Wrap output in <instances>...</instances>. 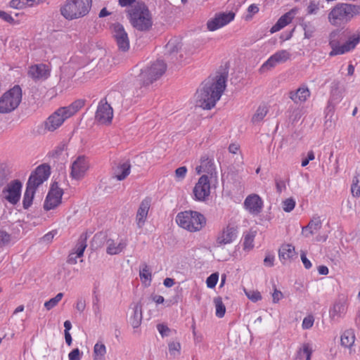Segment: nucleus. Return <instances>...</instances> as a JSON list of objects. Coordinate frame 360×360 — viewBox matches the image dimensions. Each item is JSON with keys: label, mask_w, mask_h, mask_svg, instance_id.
<instances>
[{"label": "nucleus", "mask_w": 360, "mask_h": 360, "mask_svg": "<svg viewBox=\"0 0 360 360\" xmlns=\"http://www.w3.org/2000/svg\"><path fill=\"white\" fill-rule=\"evenodd\" d=\"M226 75L224 74L206 79L196 93L197 105L205 110L214 107L226 89Z\"/></svg>", "instance_id": "nucleus-1"}, {"label": "nucleus", "mask_w": 360, "mask_h": 360, "mask_svg": "<svg viewBox=\"0 0 360 360\" xmlns=\"http://www.w3.org/2000/svg\"><path fill=\"white\" fill-rule=\"evenodd\" d=\"M360 42L359 34H351L349 30L337 29L330 32L328 45L331 49L329 56L333 57L348 53Z\"/></svg>", "instance_id": "nucleus-2"}, {"label": "nucleus", "mask_w": 360, "mask_h": 360, "mask_svg": "<svg viewBox=\"0 0 360 360\" xmlns=\"http://www.w3.org/2000/svg\"><path fill=\"white\" fill-rule=\"evenodd\" d=\"M50 176V167L41 165L32 172L26 184V189L22 200L23 208L27 210L32 204L34 196L37 188L41 185Z\"/></svg>", "instance_id": "nucleus-3"}, {"label": "nucleus", "mask_w": 360, "mask_h": 360, "mask_svg": "<svg viewBox=\"0 0 360 360\" xmlns=\"http://www.w3.org/2000/svg\"><path fill=\"white\" fill-rule=\"evenodd\" d=\"M128 18L132 27L141 32L148 31L153 25L151 13L143 1H137L128 10Z\"/></svg>", "instance_id": "nucleus-4"}, {"label": "nucleus", "mask_w": 360, "mask_h": 360, "mask_svg": "<svg viewBox=\"0 0 360 360\" xmlns=\"http://www.w3.org/2000/svg\"><path fill=\"white\" fill-rule=\"evenodd\" d=\"M85 101L78 99L66 107H61L52 113L45 121L44 127L49 131H53L60 127L65 120L74 115L84 105Z\"/></svg>", "instance_id": "nucleus-5"}, {"label": "nucleus", "mask_w": 360, "mask_h": 360, "mask_svg": "<svg viewBox=\"0 0 360 360\" xmlns=\"http://www.w3.org/2000/svg\"><path fill=\"white\" fill-rule=\"evenodd\" d=\"M360 13V6L349 4H338L328 15V22L333 26L340 27L349 22Z\"/></svg>", "instance_id": "nucleus-6"}, {"label": "nucleus", "mask_w": 360, "mask_h": 360, "mask_svg": "<svg viewBox=\"0 0 360 360\" xmlns=\"http://www.w3.org/2000/svg\"><path fill=\"white\" fill-rule=\"evenodd\" d=\"M91 3V0H65L60 12L66 20L78 19L89 13Z\"/></svg>", "instance_id": "nucleus-7"}, {"label": "nucleus", "mask_w": 360, "mask_h": 360, "mask_svg": "<svg viewBox=\"0 0 360 360\" xmlns=\"http://www.w3.org/2000/svg\"><path fill=\"white\" fill-rule=\"evenodd\" d=\"M177 224L190 232L200 231L206 224L205 216L197 212L188 210L181 212L176 217Z\"/></svg>", "instance_id": "nucleus-8"}, {"label": "nucleus", "mask_w": 360, "mask_h": 360, "mask_svg": "<svg viewBox=\"0 0 360 360\" xmlns=\"http://www.w3.org/2000/svg\"><path fill=\"white\" fill-rule=\"evenodd\" d=\"M166 70V63L163 60H158L150 66L141 70L137 77V82L141 86H148L160 79Z\"/></svg>", "instance_id": "nucleus-9"}, {"label": "nucleus", "mask_w": 360, "mask_h": 360, "mask_svg": "<svg viewBox=\"0 0 360 360\" xmlns=\"http://www.w3.org/2000/svg\"><path fill=\"white\" fill-rule=\"evenodd\" d=\"M22 101V89L18 85L5 92L0 98V113H9L16 109Z\"/></svg>", "instance_id": "nucleus-10"}, {"label": "nucleus", "mask_w": 360, "mask_h": 360, "mask_svg": "<svg viewBox=\"0 0 360 360\" xmlns=\"http://www.w3.org/2000/svg\"><path fill=\"white\" fill-rule=\"evenodd\" d=\"M22 184L18 179L11 181L2 190V197L11 205H16L20 199Z\"/></svg>", "instance_id": "nucleus-11"}, {"label": "nucleus", "mask_w": 360, "mask_h": 360, "mask_svg": "<svg viewBox=\"0 0 360 360\" xmlns=\"http://www.w3.org/2000/svg\"><path fill=\"white\" fill-rule=\"evenodd\" d=\"M63 191L59 188L57 182H53L51 186L44 204L45 210H51L55 209L61 203Z\"/></svg>", "instance_id": "nucleus-12"}, {"label": "nucleus", "mask_w": 360, "mask_h": 360, "mask_svg": "<svg viewBox=\"0 0 360 360\" xmlns=\"http://www.w3.org/2000/svg\"><path fill=\"white\" fill-rule=\"evenodd\" d=\"M234 18L235 13L233 11L217 13L214 18L207 21V30L212 32L215 31L233 21Z\"/></svg>", "instance_id": "nucleus-13"}, {"label": "nucleus", "mask_w": 360, "mask_h": 360, "mask_svg": "<svg viewBox=\"0 0 360 360\" xmlns=\"http://www.w3.org/2000/svg\"><path fill=\"white\" fill-rule=\"evenodd\" d=\"M112 36L119 50L127 51L129 49V39L122 25L115 23L111 27Z\"/></svg>", "instance_id": "nucleus-14"}, {"label": "nucleus", "mask_w": 360, "mask_h": 360, "mask_svg": "<svg viewBox=\"0 0 360 360\" xmlns=\"http://www.w3.org/2000/svg\"><path fill=\"white\" fill-rule=\"evenodd\" d=\"M113 117V110L106 98L101 100L97 107L95 120L101 124H110Z\"/></svg>", "instance_id": "nucleus-15"}, {"label": "nucleus", "mask_w": 360, "mask_h": 360, "mask_svg": "<svg viewBox=\"0 0 360 360\" xmlns=\"http://www.w3.org/2000/svg\"><path fill=\"white\" fill-rule=\"evenodd\" d=\"M291 57V53L287 50H280L271 56L261 66L259 71L264 72L276 67L278 64L284 63Z\"/></svg>", "instance_id": "nucleus-16"}, {"label": "nucleus", "mask_w": 360, "mask_h": 360, "mask_svg": "<svg viewBox=\"0 0 360 360\" xmlns=\"http://www.w3.org/2000/svg\"><path fill=\"white\" fill-rule=\"evenodd\" d=\"M89 167L88 158L84 155L78 156L72 163L70 176L74 179H81Z\"/></svg>", "instance_id": "nucleus-17"}, {"label": "nucleus", "mask_w": 360, "mask_h": 360, "mask_svg": "<svg viewBox=\"0 0 360 360\" xmlns=\"http://www.w3.org/2000/svg\"><path fill=\"white\" fill-rule=\"evenodd\" d=\"M195 199L203 201L210 193V184L207 175L201 176L193 188Z\"/></svg>", "instance_id": "nucleus-18"}, {"label": "nucleus", "mask_w": 360, "mask_h": 360, "mask_svg": "<svg viewBox=\"0 0 360 360\" xmlns=\"http://www.w3.org/2000/svg\"><path fill=\"white\" fill-rule=\"evenodd\" d=\"M238 233V226L234 224H228L219 234L217 238L218 246L224 245L233 243Z\"/></svg>", "instance_id": "nucleus-19"}, {"label": "nucleus", "mask_w": 360, "mask_h": 360, "mask_svg": "<svg viewBox=\"0 0 360 360\" xmlns=\"http://www.w3.org/2000/svg\"><path fill=\"white\" fill-rule=\"evenodd\" d=\"M244 206L250 214L257 215L262 210L263 201L258 195L252 194L245 198Z\"/></svg>", "instance_id": "nucleus-20"}, {"label": "nucleus", "mask_w": 360, "mask_h": 360, "mask_svg": "<svg viewBox=\"0 0 360 360\" xmlns=\"http://www.w3.org/2000/svg\"><path fill=\"white\" fill-rule=\"evenodd\" d=\"M150 206V200L148 198L143 200L140 203L136 215V223L139 229L143 228L146 221Z\"/></svg>", "instance_id": "nucleus-21"}, {"label": "nucleus", "mask_w": 360, "mask_h": 360, "mask_svg": "<svg viewBox=\"0 0 360 360\" xmlns=\"http://www.w3.org/2000/svg\"><path fill=\"white\" fill-rule=\"evenodd\" d=\"M28 76L34 81L46 79L49 75V70L44 64L32 65L28 70Z\"/></svg>", "instance_id": "nucleus-22"}, {"label": "nucleus", "mask_w": 360, "mask_h": 360, "mask_svg": "<svg viewBox=\"0 0 360 360\" xmlns=\"http://www.w3.org/2000/svg\"><path fill=\"white\" fill-rule=\"evenodd\" d=\"M322 227V221L319 217L314 216L309 221L308 224L302 227V235L308 238L310 236L316 234Z\"/></svg>", "instance_id": "nucleus-23"}, {"label": "nucleus", "mask_w": 360, "mask_h": 360, "mask_svg": "<svg viewBox=\"0 0 360 360\" xmlns=\"http://www.w3.org/2000/svg\"><path fill=\"white\" fill-rule=\"evenodd\" d=\"M132 314L129 317V323L134 328H138L142 321V304L139 302L131 304Z\"/></svg>", "instance_id": "nucleus-24"}, {"label": "nucleus", "mask_w": 360, "mask_h": 360, "mask_svg": "<svg viewBox=\"0 0 360 360\" xmlns=\"http://www.w3.org/2000/svg\"><path fill=\"white\" fill-rule=\"evenodd\" d=\"M346 305L344 300H338L335 302L329 311L330 318L333 321H338L346 313Z\"/></svg>", "instance_id": "nucleus-25"}, {"label": "nucleus", "mask_w": 360, "mask_h": 360, "mask_svg": "<svg viewBox=\"0 0 360 360\" xmlns=\"http://www.w3.org/2000/svg\"><path fill=\"white\" fill-rule=\"evenodd\" d=\"M310 96V91L306 86L298 88L296 91H291L289 93V97L295 103H302L305 102Z\"/></svg>", "instance_id": "nucleus-26"}, {"label": "nucleus", "mask_w": 360, "mask_h": 360, "mask_svg": "<svg viewBox=\"0 0 360 360\" xmlns=\"http://www.w3.org/2000/svg\"><path fill=\"white\" fill-rule=\"evenodd\" d=\"M131 164L129 160L120 162L117 167L115 169L114 175L118 181L125 179L130 174Z\"/></svg>", "instance_id": "nucleus-27"}, {"label": "nucleus", "mask_w": 360, "mask_h": 360, "mask_svg": "<svg viewBox=\"0 0 360 360\" xmlns=\"http://www.w3.org/2000/svg\"><path fill=\"white\" fill-rule=\"evenodd\" d=\"M295 256V247L290 244L283 245L278 251V257L283 263L290 261Z\"/></svg>", "instance_id": "nucleus-28"}, {"label": "nucleus", "mask_w": 360, "mask_h": 360, "mask_svg": "<svg viewBox=\"0 0 360 360\" xmlns=\"http://www.w3.org/2000/svg\"><path fill=\"white\" fill-rule=\"evenodd\" d=\"M106 252L108 255H113L120 253L127 245L126 240L122 239L117 245L113 240L108 239L107 240Z\"/></svg>", "instance_id": "nucleus-29"}, {"label": "nucleus", "mask_w": 360, "mask_h": 360, "mask_svg": "<svg viewBox=\"0 0 360 360\" xmlns=\"http://www.w3.org/2000/svg\"><path fill=\"white\" fill-rule=\"evenodd\" d=\"M293 18V14L292 11H289L283 15L277 21V22L273 25L270 30L271 33L276 32L290 24Z\"/></svg>", "instance_id": "nucleus-30"}, {"label": "nucleus", "mask_w": 360, "mask_h": 360, "mask_svg": "<svg viewBox=\"0 0 360 360\" xmlns=\"http://www.w3.org/2000/svg\"><path fill=\"white\" fill-rule=\"evenodd\" d=\"M342 91L340 89L338 84H335L332 86L328 107L334 108L337 104H338L342 101Z\"/></svg>", "instance_id": "nucleus-31"}, {"label": "nucleus", "mask_w": 360, "mask_h": 360, "mask_svg": "<svg viewBox=\"0 0 360 360\" xmlns=\"http://www.w3.org/2000/svg\"><path fill=\"white\" fill-rule=\"evenodd\" d=\"M355 341V335L353 330H346L340 338L341 345L344 347L349 348L351 349L352 346L354 345Z\"/></svg>", "instance_id": "nucleus-32"}, {"label": "nucleus", "mask_w": 360, "mask_h": 360, "mask_svg": "<svg viewBox=\"0 0 360 360\" xmlns=\"http://www.w3.org/2000/svg\"><path fill=\"white\" fill-rule=\"evenodd\" d=\"M312 349L309 343L303 344L297 352L294 360H311Z\"/></svg>", "instance_id": "nucleus-33"}, {"label": "nucleus", "mask_w": 360, "mask_h": 360, "mask_svg": "<svg viewBox=\"0 0 360 360\" xmlns=\"http://www.w3.org/2000/svg\"><path fill=\"white\" fill-rule=\"evenodd\" d=\"M195 169L198 174L202 172L212 173L214 169L213 163L208 158H202L200 165L196 167Z\"/></svg>", "instance_id": "nucleus-34"}, {"label": "nucleus", "mask_w": 360, "mask_h": 360, "mask_svg": "<svg viewBox=\"0 0 360 360\" xmlns=\"http://www.w3.org/2000/svg\"><path fill=\"white\" fill-rule=\"evenodd\" d=\"M86 239V236L82 234L77 240L73 252H75L79 257L83 256L84 252L87 246Z\"/></svg>", "instance_id": "nucleus-35"}, {"label": "nucleus", "mask_w": 360, "mask_h": 360, "mask_svg": "<svg viewBox=\"0 0 360 360\" xmlns=\"http://www.w3.org/2000/svg\"><path fill=\"white\" fill-rule=\"evenodd\" d=\"M351 193L355 198L360 196V172H355L351 185Z\"/></svg>", "instance_id": "nucleus-36"}, {"label": "nucleus", "mask_w": 360, "mask_h": 360, "mask_svg": "<svg viewBox=\"0 0 360 360\" xmlns=\"http://www.w3.org/2000/svg\"><path fill=\"white\" fill-rule=\"evenodd\" d=\"M106 347L104 344L97 342L94 347V360H104Z\"/></svg>", "instance_id": "nucleus-37"}, {"label": "nucleus", "mask_w": 360, "mask_h": 360, "mask_svg": "<svg viewBox=\"0 0 360 360\" xmlns=\"http://www.w3.org/2000/svg\"><path fill=\"white\" fill-rule=\"evenodd\" d=\"M255 237V232L250 231L245 234L243 238V250L249 251L254 247V240Z\"/></svg>", "instance_id": "nucleus-38"}, {"label": "nucleus", "mask_w": 360, "mask_h": 360, "mask_svg": "<svg viewBox=\"0 0 360 360\" xmlns=\"http://www.w3.org/2000/svg\"><path fill=\"white\" fill-rule=\"evenodd\" d=\"M268 112V108L265 105H261L258 107L256 112L252 117L253 123H258L261 122Z\"/></svg>", "instance_id": "nucleus-39"}, {"label": "nucleus", "mask_w": 360, "mask_h": 360, "mask_svg": "<svg viewBox=\"0 0 360 360\" xmlns=\"http://www.w3.org/2000/svg\"><path fill=\"white\" fill-rule=\"evenodd\" d=\"M288 112L289 120L292 124L297 122L303 115L302 109L300 108H290Z\"/></svg>", "instance_id": "nucleus-40"}, {"label": "nucleus", "mask_w": 360, "mask_h": 360, "mask_svg": "<svg viewBox=\"0 0 360 360\" xmlns=\"http://www.w3.org/2000/svg\"><path fill=\"white\" fill-rule=\"evenodd\" d=\"M321 7L322 6L319 1L310 0L306 8L307 14L316 15Z\"/></svg>", "instance_id": "nucleus-41"}, {"label": "nucleus", "mask_w": 360, "mask_h": 360, "mask_svg": "<svg viewBox=\"0 0 360 360\" xmlns=\"http://www.w3.org/2000/svg\"><path fill=\"white\" fill-rule=\"evenodd\" d=\"M214 302L216 307V316L222 318L226 312V307L222 302V299L219 297L214 298Z\"/></svg>", "instance_id": "nucleus-42"}, {"label": "nucleus", "mask_w": 360, "mask_h": 360, "mask_svg": "<svg viewBox=\"0 0 360 360\" xmlns=\"http://www.w3.org/2000/svg\"><path fill=\"white\" fill-rule=\"evenodd\" d=\"M63 297V293L59 292L54 297L50 299L49 300L45 302L44 307L46 310L49 311L55 307L58 302L62 300Z\"/></svg>", "instance_id": "nucleus-43"}, {"label": "nucleus", "mask_w": 360, "mask_h": 360, "mask_svg": "<svg viewBox=\"0 0 360 360\" xmlns=\"http://www.w3.org/2000/svg\"><path fill=\"white\" fill-rule=\"evenodd\" d=\"M168 349L169 354L176 357L180 354L181 344L179 342H171L168 344Z\"/></svg>", "instance_id": "nucleus-44"}, {"label": "nucleus", "mask_w": 360, "mask_h": 360, "mask_svg": "<svg viewBox=\"0 0 360 360\" xmlns=\"http://www.w3.org/2000/svg\"><path fill=\"white\" fill-rule=\"evenodd\" d=\"M295 200L292 198H287L282 202L283 210L286 212H290L295 208Z\"/></svg>", "instance_id": "nucleus-45"}, {"label": "nucleus", "mask_w": 360, "mask_h": 360, "mask_svg": "<svg viewBox=\"0 0 360 360\" xmlns=\"http://www.w3.org/2000/svg\"><path fill=\"white\" fill-rule=\"evenodd\" d=\"M9 6L12 8L22 10L27 8L26 0H11Z\"/></svg>", "instance_id": "nucleus-46"}, {"label": "nucleus", "mask_w": 360, "mask_h": 360, "mask_svg": "<svg viewBox=\"0 0 360 360\" xmlns=\"http://www.w3.org/2000/svg\"><path fill=\"white\" fill-rule=\"evenodd\" d=\"M219 279V275L217 273L212 274L206 280L207 286L213 288L216 286Z\"/></svg>", "instance_id": "nucleus-47"}, {"label": "nucleus", "mask_w": 360, "mask_h": 360, "mask_svg": "<svg viewBox=\"0 0 360 360\" xmlns=\"http://www.w3.org/2000/svg\"><path fill=\"white\" fill-rule=\"evenodd\" d=\"M139 276L141 280L144 279L145 281L151 280V273L147 265H144L140 270Z\"/></svg>", "instance_id": "nucleus-48"}, {"label": "nucleus", "mask_w": 360, "mask_h": 360, "mask_svg": "<svg viewBox=\"0 0 360 360\" xmlns=\"http://www.w3.org/2000/svg\"><path fill=\"white\" fill-rule=\"evenodd\" d=\"M11 236L5 231H0V246L7 245L11 241Z\"/></svg>", "instance_id": "nucleus-49"}, {"label": "nucleus", "mask_w": 360, "mask_h": 360, "mask_svg": "<svg viewBox=\"0 0 360 360\" xmlns=\"http://www.w3.org/2000/svg\"><path fill=\"white\" fill-rule=\"evenodd\" d=\"M157 329L162 338L169 336L171 332V329L163 323L158 324Z\"/></svg>", "instance_id": "nucleus-50"}, {"label": "nucleus", "mask_w": 360, "mask_h": 360, "mask_svg": "<svg viewBox=\"0 0 360 360\" xmlns=\"http://www.w3.org/2000/svg\"><path fill=\"white\" fill-rule=\"evenodd\" d=\"M245 295L252 302H257L260 300H262V295L258 291H249L245 292Z\"/></svg>", "instance_id": "nucleus-51"}, {"label": "nucleus", "mask_w": 360, "mask_h": 360, "mask_svg": "<svg viewBox=\"0 0 360 360\" xmlns=\"http://www.w3.org/2000/svg\"><path fill=\"white\" fill-rule=\"evenodd\" d=\"M275 183H276V191L278 193H281L282 191H283L286 189L285 182L282 179L276 177Z\"/></svg>", "instance_id": "nucleus-52"}, {"label": "nucleus", "mask_w": 360, "mask_h": 360, "mask_svg": "<svg viewBox=\"0 0 360 360\" xmlns=\"http://www.w3.org/2000/svg\"><path fill=\"white\" fill-rule=\"evenodd\" d=\"M314 322V319L312 316H308L305 317L302 321V328L303 329L311 328L313 326Z\"/></svg>", "instance_id": "nucleus-53"}, {"label": "nucleus", "mask_w": 360, "mask_h": 360, "mask_svg": "<svg viewBox=\"0 0 360 360\" xmlns=\"http://www.w3.org/2000/svg\"><path fill=\"white\" fill-rule=\"evenodd\" d=\"M303 29L304 30V35L307 38H309L311 37L312 33L314 31V27L309 23L304 22L302 24Z\"/></svg>", "instance_id": "nucleus-54"}, {"label": "nucleus", "mask_w": 360, "mask_h": 360, "mask_svg": "<svg viewBox=\"0 0 360 360\" xmlns=\"http://www.w3.org/2000/svg\"><path fill=\"white\" fill-rule=\"evenodd\" d=\"M82 354L78 348L74 349L68 354L69 360H80Z\"/></svg>", "instance_id": "nucleus-55"}, {"label": "nucleus", "mask_w": 360, "mask_h": 360, "mask_svg": "<svg viewBox=\"0 0 360 360\" xmlns=\"http://www.w3.org/2000/svg\"><path fill=\"white\" fill-rule=\"evenodd\" d=\"M187 168L184 166L178 167L175 170V176L177 179H183L186 176Z\"/></svg>", "instance_id": "nucleus-56"}, {"label": "nucleus", "mask_w": 360, "mask_h": 360, "mask_svg": "<svg viewBox=\"0 0 360 360\" xmlns=\"http://www.w3.org/2000/svg\"><path fill=\"white\" fill-rule=\"evenodd\" d=\"M0 18L11 24L15 22L14 18L10 14L3 11H0Z\"/></svg>", "instance_id": "nucleus-57"}, {"label": "nucleus", "mask_w": 360, "mask_h": 360, "mask_svg": "<svg viewBox=\"0 0 360 360\" xmlns=\"http://www.w3.org/2000/svg\"><path fill=\"white\" fill-rule=\"evenodd\" d=\"M274 256L272 255H267L264 259V264L266 266L271 267L274 266Z\"/></svg>", "instance_id": "nucleus-58"}, {"label": "nucleus", "mask_w": 360, "mask_h": 360, "mask_svg": "<svg viewBox=\"0 0 360 360\" xmlns=\"http://www.w3.org/2000/svg\"><path fill=\"white\" fill-rule=\"evenodd\" d=\"M272 297L274 303H277L279 302L280 300L282 299L283 293L280 290L275 288L272 294Z\"/></svg>", "instance_id": "nucleus-59"}, {"label": "nucleus", "mask_w": 360, "mask_h": 360, "mask_svg": "<svg viewBox=\"0 0 360 360\" xmlns=\"http://www.w3.org/2000/svg\"><path fill=\"white\" fill-rule=\"evenodd\" d=\"M78 257H79L77 256V255L72 251L68 255L67 262L70 264H75L77 262V259Z\"/></svg>", "instance_id": "nucleus-60"}, {"label": "nucleus", "mask_w": 360, "mask_h": 360, "mask_svg": "<svg viewBox=\"0 0 360 360\" xmlns=\"http://www.w3.org/2000/svg\"><path fill=\"white\" fill-rule=\"evenodd\" d=\"M301 259H302V262L304 267L307 269H309L311 267L312 264H311V262L307 258L304 252H302Z\"/></svg>", "instance_id": "nucleus-61"}, {"label": "nucleus", "mask_w": 360, "mask_h": 360, "mask_svg": "<svg viewBox=\"0 0 360 360\" xmlns=\"http://www.w3.org/2000/svg\"><path fill=\"white\" fill-rule=\"evenodd\" d=\"M86 307L85 301L82 299H78L76 304V309L80 312H82Z\"/></svg>", "instance_id": "nucleus-62"}, {"label": "nucleus", "mask_w": 360, "mask_h": 360, "mask_svg": "<svg viewBox=\"0 0 360 360\" xmlns=\"http://www.w3.org/2000/svg\"><path fill=\"white\" fill-rule=\"evenodd\" d=\"M46 0H26V3L28 8L39 5V4L43 3Z\"/></svg>", "instance_id": "nucleus-63"}, {"label": "nucleus", "mask_w": 360, "mask_h": 360, "mask_svg": "<svg viewBox=\"0 0 360 360\" xmlns=\"http://www.w3.org/2000/svg\"><path fill=\"white\" fill-rule=\"evenodd\" d=\"M54 236H55V233L53 231L49 232L48 233L45 234L43 236L42 240L44 242L49 243L52 240Z\"/></svg>", "instance_id": "nucleus-64"}]
</instances>
